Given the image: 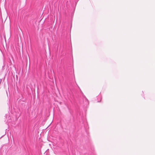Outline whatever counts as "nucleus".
<instances>
[{"label":"nucleus","mask_w":155,"mask_h":155,"mask_svg":"<svg viewBox=\"0 0 155 155\" xmlns=\"http://www.w3.org/2000/svg\"><path fill=\"white\" fill-rule=\"evenodd\" d=\"M85 99L86 101H87V104H89V101L87 99V98L85 97Z\"/></svg>","instance_id":"1"}]
</instances>
